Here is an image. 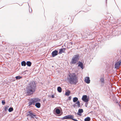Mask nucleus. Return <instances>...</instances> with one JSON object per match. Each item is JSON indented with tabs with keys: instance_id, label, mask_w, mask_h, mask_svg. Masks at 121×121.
<instances>
[{
	"instance_id": "7",
	"label": "nucleus",
	"mask_w": 121,
	"mask_h": 121,
	"mask_svg": "<svg viewBox=\"0 0 121 121\" xmlns=\"http://www.w3.org/2000/svg\"><path fill=\"white\" fill-rule=\"evenodd\" d=\"M121 60H119L116 63L115 65V68L118 69L119 68V66L121 65Z\"/></svg>"
},
{
	"instance_id": "24",
	"label": "nucleus",
	"mask_w": 121,
	"mask_h": 121,
	"mask_svg": "<svg viewBox=\"0 0 121 121\" xmlns=\"http://www.w3.org/2000/svg\"><path fill=\"white\" fill-rule=\"evenodd\" d=\"M13 110V109L12 107L10 108L9 109V111L11 112Z\"/></svg>"
},
{
	"instance_id": "6",
	"label": "nucleus",
	"mask_w": 121,
	"mask_h": 121,
	"mask_svg": "<svg viewBox=\"0 0 121 121\" xmlns=\"http://www.w3.org/2000/svg\"><path fill=\"white\" fill-rule=\"evenodd\" d=\"M26 116H29L31 117V118H34V117L36 116V115L34 113H32V112L31 111H29L28 112L26 113Z\"/></svg>"
},
{
	"instance_id": "19",
	"label": "nucleus",
	"mask_w": 121,
	"mask_h": 121,
	"mask_svg": "<svg viewBox=\"0 0 121 121\" xmlns=\"http://www.w3.org/2000/svg\"><path fill=\"white\" fill-rule=\"evenodd\" d=\"M57 90L59 92H61L62 91V89L60 86L58 87Z\"/></svg>"
},
{
	"instance_id": "27",
	"label": "nucleus",
	"mask_w": 121,
	"mask_h": 121,
	"mask_svg": "<svg viewBox=\"0 0 121 121\" xmlns=\"http://www.w3.org/2000/svg\"><path fill=\"white\" fill-rule=\"evenodd\" d=\"M51 97H52V98H54V95H52V96H51Z\"/></svg>"
},
{
	"instance_id": "18",
	"label": "nucleus",
	"mask_w": 121,
	"mask_h": 121,
	"mask_svg": "<svg viewBox=\"0 0 121 121\" xmlns=\"http://www.w3.org/2000/svg\"><path fill=\"white\" fill-rule=\"evenodd\" d=\"M73 102H75L77 101H78V98L76 97H75L73 98Z\"/></svg>"
},
{
	"instance_id": "16",
	"label": "nucleus",
	"mask_w": 121,
	"mask_h": 121,
	"mask_svg": "<svg viewBox=\"0 0 121 121\" xmlns=\"http://www.w3.org/2000/svg\"><path fill=\"white\" fill-rule=\"evenodd\" d=\"M26 64L28 66H30L32 64L31 63L30 61H28L26 62Z\"/></svg>"
},
{
	"instance_id": "21",
	"label": "nucleus",
	"mask_w": 121,
	"mask_h": 121,
	"mask_svg": "<svg viewBox=\"0 0 121 121\" xmlns=\"http://www.w3.org/2000/svg\"><path fill=\"white\" fill-rule=\"evenodd\" d=\"M90 118L88 117L84 119L85 121H90Z\"/></svg>"
},
{
	"instance_id": "20",
	"label": "nucleus",
	"mask_w": 121,
	"mask_h": 121,
	"mask_svg": "<svg viewBox=\"0 0 121 121\" xmlns=\"http://www.w3.org/2000/svg\"><path fill=\"white\" fill-rule=\"evenodd\" d=\"M26 64V63L25 61H23L21 62V65L22 66H25Z\"/></svg>"
},
{
	"instance_id": "3",
	"label": "nucleus",
	"mask_w": 121,
	"mask_h": 121,
	"mask_svg": "<svg viewBox=\"0 0 121 121\" xmlns=\"http://www.w3.org/2000/svg\"><path fill=\"white\" fill-rule=\"evenodd\" d=\"M40 101V100L38 98H36L32 99L29 103L28 106L30 107H32L33 105H34L35 103L39 102Z\"/></svg>"
},
{
	"instance_id": "13",
	"label": "nucleus",
	"mask_w": 121,
	"mask_h": 121,
	"mask_svg": "<svg viewBox=\"0 0 121 121\" xmlns=\"http://www.w3.org/2000/svg\"><path fill=\"white\" fill-rule=\"evenodd\" d=\"M83 110L82 109H79L78 111V113L77 114L78 115H81L80 113H82L83 112Z\"/></svg>"
},
{
	"instance_id": "12",
	"label": "nucleus",
	"mask_w": 121,
	"mask_h": 121,
	"mask_svg": "<svg viewBox=\"0 0 121 121\" xmlns=\"http://www.w3.org/2000/svg\"><path fill=\"white\" fill-rule=\"evenodd\" d=\"M66 49L65 48H63L59 49V53L60 54H62L63 52H64L65 51V50Z\"/></svg>"
},
{
	"instance_id": "17",
	"label": "nucleus",
	"mask_w": 121,
	"mask_h": 121,
	"mask_svg": "<svg viewBox=\"0 0 121 121\" xmlns=\"http://www.w3.org/2000/svg\"><path fill=\"white\" fill-rule=\"evenodd\" d=\"M70 93V91L68 90L67 92H66L65 93V95L68 96L69 95V94Z\"/></svg>"
},
{
	"instance_id": "26",
	"label": "nucleus",
	"mask_w": 121,
	"mask_h": 121,
	"mask_svg": "<svg viewBox=\"0 0 121 121\" xmlns=\"http://www.w3.org/2000/svg\"><path fill=\"white\" fill-rule=\"evenodd\" d=\"M2 103L3 105H4L5 103V102L4 100H2Z\"/></svg>"
},
{
	"instance_id": "9",
	"label": "nucleus",
	"mask_w": 121,
	"mask_h": 121,
	"mask_svg": "<svg viewBox=\"0 0 121 121\" xmlns=\"http://www.w3.org/2000/svg\"><path fill=\"white\" fill-rule=\"evenodd\" d=\"M73 106L74 107H76V108H78L80 107V103L79 101H78L74 104L73 105Z\"/></svg>"
},
{
	"instance_id": "22",
	"label": "nucleus",
	"mask_w": 121,
	"mask_h": 121,
	"mask_svg": "<svg viewBox=\"0 0 121 121\" xmlns=\"http://www.w3.org/2000/svg\"><path fill=\"white\" fill-rule=\"evenodd\" d=\"M56 112L57 114H59L60 113V111L58 109H57L56 110Z\"/></svg>"
},
{
	"instance_id": "14",
	"label": "nucleus",
	"mask_w": 121,
	"mask_h": 121,
	"mask_svg": "<svg viewBox=\"0 0 121 121\" xmlns=\"http://www.w3.org/2000/svg\"><path fill=\"white\" fill-rule=\"evenodd\" d=\"M35 106L38 108H39L40 107L41 104L39 103H36L35 104Z\"/></svg>"
},
{
	"instance_id": "11",
	"label": "nucleus",
	"mask_w": 121,
	"mask_h": 121,
	"mask_svg": "<svg viewBox=\"0 0 121 121\" xmlns=\"http://www.w3.org/2000/svg\"><path fill=\"white\" fill-rule=\"evenodd\" d=\"M89 79V78L88 77H86L85 78V81L86 83L89 84L90 83V80Z\"/></svg>"
},
{
	"instance_id": "15",
	"label": "nucleus",
	"mask_w": 121,
	"mask_h": 121,
	"mask_svg": "<svg viewBox=\"0 0 121 121\" xmlns=\"http://www.w3.org/2000/svg\"><path fill=\"white\" fill-rule=\"evenodd\" d=\"M78 66H79L82 69H83V63L80 62H79V64L78 65Z\"/></svg>"
},
{
	"instance_id": "5",
	"label": "nucleus",
	"mask_w": 121,
	"mask_h": 121,
	"mask_svg": "<svg viewBox=\"0 0 121 121\" xmlns=\"http://www.w3.org/2000/svg\"><path fill=\"white\" fill-rule=\"evenodd\" d=\"M99 83L100 86L102 87L104 86L105 84V81L104 75L103 77H101L99 78Z\"/></svg>"
},
{
	"instance_id": "25",
	"label": "nucleus",
	"mask_w": 121,
	"mask_h": 121,
	"mask_svg": "<svg viewBox=\"0 0 121 121\" xmlns=\"http://www.w3.org/2000/svg\"><path fill=\"white\" fill-rule=\"evenodd\" d=\"M62 120L67 119V116H66L64 117H63L62 118Z\"/></svg>"
},
{
	"instance_id": "1",
	"label": "nucleus",
	"mask_w": 121,
	"mask_h": 121,
	"mask_svg": "<svg viewBox=\"0 0 121 121\" xmlns=\"http://www.w3.org/2000/svg\"><path fill=\"white\" fill-rule=\"evenodd\" d=\"M36 85L34 81L31 82L26 88V93L28 95H30L35 92L36 89Z\"/></svg>"
},
{
	"instance_id": "8",
	"label": "nucleus",
	"mask_w": 121,
	"mask_h": 121,
	"mask_svg": "<svg viewBox=\"0 0 121 121\" xmlns=\"http://www.w3.org/2000/svg\"><path fill=\"white\" fill-rule=\"evenodd\" d=\"M82 100L85 102H87L89 101L88 98L87 97V96L86 95H83L82 98Z\"/></svg>"
},
{
	"instance_id": "23",
	"label": "nucleus",
	"mask_w": 121,
	"mask_h": 121,
	"mask_svg": "<svg viewBox=\"0 0 121 121\" xmlns=\"http://www.w3.org/2000/svg\"><path fill=\"white\" fill-rule=\"evenodd\" d=\"M22 78V77H21L20 76H17L15 77L16 79H20Z\"/></svg>"
},
{
	"instance_id": "4",
	"label": "nucleus",
	"mask_w": 121,
	"mask_h": 121,
	"mask_svg": "<svg viewBox=\"0 0 121 121\" xmlns=\"http://www.w3.org/2000/svg\"><path fill=\"white\" fill-rule=\"evenodd\" d=\"M79 55L78 54L74 55L71 60V63L73 64H76L79 60Z\"/></svg>"
},
{
	"instance_id": "28",
	"label": "nucleus",
	"mask_w": 121,
	"mask_h": 121,
	"mask_svg": "<svg viewBox=\"0 0 121 121\" xmlns=\"http://www.w3.org/2000/svg\"><path fill=\"white\" fill-rule=\"evenodd\" d=\"M69 44L72 45L73 44V43L72 42H70L69 43Z\"/></svg>"
},
{
	"instance_id": "10",
	"label": "nucleus",
	"mask_w": 121,
	"mask_h": 121,
	"mask_svg": "<svg viewBox=\"0 0 121 121\" xmlns=\"http://www.w3.org/2000/svg\"><path fill=\"white\" fill-rule=\"evenodd\" d=\"M58 53V51L57 50H55L53 51L52 53V55L53 57H54L56 56L57 55Z\"/></svg>"
},
{
	"instance_id": "2",
	"label": "nucleus",
	"mask_w": 121,
	"mask_h": 121,
	"mask_svg": "<svg viewBox=\"0 0 121 121\" xmlns=\"http://www.w3.org/2000/svg\"><path fill=\"white\" fill-rule=\"evenodd\" d=\"M68 80L69 83L71 84L76 85L78 82V78L74 73H70Z\"/></svg>"
}]
</instances>
